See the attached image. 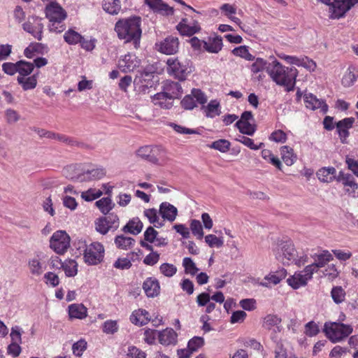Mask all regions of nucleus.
I'll return each instance as SVG.
<instances>
[{
    "instance_id": "obj_1",
    "label": "nucleus",
    "mask_w": 358,
    "mask_h": 358,
    "mask_svg": "<svg viewBox=\"0 0 358 358\" xmlns=\"http://www.w3.org/2000/svg\"><path fill=\"white\" fill-rule=\"evenodd\" d=\"M267 73L277 85L286 87L287 91L294 90L297 76L296 69L283 66L273 59L268 64Z\"/></svg>"
},
{
    "instance_id": "obj_2",
    "label": "nucleus",
    "mask_w": 358,
    "mask_h": 358,
    "mask_svg": "<svg viewBox=\"0 0 358 358\" xmlns=\"http://www.w3.org/2000/svg\"><path fill=\"white\" fill-rule=\"evenodd\" d=\"M141 17H133L118 20L115 27V30L120 39H124L126 42L134 43V47L138 48L141 37Z\"/></svg>"
},
{
    "instance_id": "obj_3",
    "label": "nucleus",
    "mask_w": 358,
    "mask_h": 358,
    "mask_svg": "<svg viewBox=\"0 0 358 358\" xmlns=\"http://www.w3.org/2000/svg\"><path fill=\"white\" fill-rule=\"evenodd\" d=\"M273 253L278 260L283 264L294 263L298 266L304 264L307 262V256L297 259V252L293 244L289 241H280L273 248Z\"/></svg>"
},
{
    "instance_id": "obj_4",
    "label": "nucleus",
    "mask_w": 358,
    "mask_h": 358,
    "mask_svg": "<svg viewBox=\"0 0 358 358\" xmlns=\"http://www.w3.org/2000/svg\"><path fill=\"white\" fill-rule=\"evenodd\" d=\"M45 16L50 20V30L55 32H61L64 28L60 23L66 17V11L55 1H50L45 8Z\"/></svg>"
},
{
    "instance_id": "obj_5",
    "label": "nucleus",
    "mask_w": 358,
    "mask_h": 358,
    "mask_svg": "<svg viewBox=\"0 0 358 358\" xmlns=\"http://www.w3.org/2000/svg\"><path fill=\"white\" fill-rule=\"evenodd\" d=\"M167 72L179 80H185L192 72L190 62L187 59L169 58L166 61Z\"/></svg>"
},
{
    "instance_id": "obj_6",
    "label": "nucleus",
    "mask_w": 358,
    "mask_h": 358,
    "mask_svg": "<svg viewBox=\"0 0 358 358\" xmlns=\"http://www.w3.org/2000/svg\"><path fill=\"white\" fill-rule=\"evenodd\" d=\"M324 330L327 336L336 343L348 337L352 332V327L340 322H326Z\"/></svg>"
},
{
    "instance_id": "obj_7",
    "label": "nucleus",
    "mask_w": 358,
    "mask_h": 358,
    "mask_svg": "<svg viewBox=\"0 0 358 358\" xmlns=\"http://www.w3.org/2000/svg\"><path fill=\"white\" fill-rule=\"evenodd\" d=\"M103 255V246L97 242L92 243L85 250V262L89 265H96L102 262Z\"/></svg>"
},
{
    "instance_id": "obj_8",
    "label": "nucleus",
    "mask_w": 358,
    "mask_h": 358,
    "mask_svg": "<svg viewBox=\"0 0 358 358\" xmlns=\"http://www.w3.org/2000/svg\"><path fill=\"white\" fill-rule=\"evenodd\" d=\"M50 245L57 254H64L70 245V237L66 231H57L50 238Z\"/></svg>"
},
{
    "instance_id": "obj_9",
    "label": "nucleus",
    "mask_w": 358,
    "mask_h": 358,
    "mask_svg": "<svg viewBox=\"0 0 358 358\" xmlns=\"http://www.w3.org/2000/svg\"><path fill=\"white\" fill-rule=\"evenodd\" d=\"M207 101L206 96L199 89H193L192 94L186 95L181 101L182 107L186 110H192L196 106V103L204 104Z\"/></svg>"
},
{
    "instance_id": "obj_10",
    "label": "nucleus",
    "mask_w": 358,
    "mask_h": 358,
    "mask_svg": "<svg viewBox=\"0 0 358 358\" xmlns=\"http://www.w3.org/2000/svg\"><path fill=\"white\" fill-rule=\"evenodd\" d=\"M106 172L105 169L97 166H91L87 169H84L83 173L79 174L77 180L80 182L92 181L103 178Z\"/></svg>"
},
{
    "instance_id": "obj_11",
    "label": "nucleus",
    "mask_w": 358,
    "mask_h": 358,
    "mask_svg": "<svg viewBox=\"0 0 358 358\" xmlns=\"http://www.w3.org/2000/svg\"><path fill=\"white\" fill-rule=\"evenodd\" d=\"M162 152V149L159 146H143L140 148L136 155L141 159H145L152 164L159 163L158 156Z\"/></svg>"
},
{
    "instance_id": "obj_12",
    "label": "nucleus",
    "mask_w": 358,
    "mask_h": 358,
    "mask_svg": "<svg viewBox=\"0 0 358 358\" xmlns=\"http://www.w3.org/2000/svg\"><path fill=\"white\" fill-rule=\"evenodd\" d=\"M352 6L353 3L348 0H334L329 7L330 17L332 19L342 17Z\"/></svg>"
},
{
    "instance_id": "obj_13",
    "label": "nucleus",
    "mask_w": 358,
    "mask_h": 358,
    "mask_svg": "<svg viewBox=\"0 0 358 358\" xmlns=\"http://www.w3.org/2000/svg\"><path fill=\"white\" fill-rule=\"evenodd\" d=\"M339 180L342 182L345 192L352 197H358V183L350 174H342L339 176Z\"/></svg>"
},
{
    "instance_id": "obj_14",
    "label": "nucleus",
    "mask_w": 358,
    "mask_h": 358,
    "mask_svg": "<svg viewBox=\"0 0 358 358\" xmlns=\"http://www.w3.org/2000/svg\"><path fill=\"white\" fill-rule=\"evenodd\" d=\"M145 2L155 12L163 15L168 16L173 14V8L163 2L162 0H145Z\"/></svg>"
},
{
    "instance_id": "obj_15",
    "label": "nucleus",
    "mask_w": 358,
    "mask_h": 358,
    "mask_svg": "<svg viewBox=\"0 0 358 358\" xmlns=\"http://www.w3.org/2000/svg\"><path fill=\"white\" fill-rule=\"evenodd\" d=\"M178 38L171 36L161 43L159 50L166 55H173L178 52Z\"/></svg>"
},
{
    "instance_id": "obj_16",
    "label": "nucleus",
    "mask_w": 358,
    "mask_h": 358,
    "mask_svg": "<svg viewBox=\"0 0 358 358\" xmlns=\"http://www.w3.org/2000/svg\"><path fill=\"white\" fill-rule=\"evenodd\" d=\"M306 106L311 110L320 108L323 113L328 110V106L322 100L317 99L313 94H306L304 96Z\"/></svg>"
},
{
    "instance_id": "obj_17",
    "label": "nucleus",
    "mask_w": 358,
    "mask_h": 358,
    "mask_svg": "<svg viewBox=\"0 0 358 358\" xmlns=\"http://www.w3.org/2000/svg\"><path fill=\"white\" fill-rule=\"evenodd\" d=\"M187 19H182L177 25L178 31L184 36H191L201 30V27L198 22L194 21L192 25L187 24Z\"/></svg>"
},
{
    "instance_id": "obj_18",
    "label": "nucleus",
    "mask_w": 358,
    "mask_h": 358,
    "mask_svg": "<svg viewBox=\"0 0 358 358\" xmlns=\"http://www.w3.org/2000/svg\"><path fill=\"white\" fill-rule=\"evenodd\" d=\"M159 341L164 345H175L177 343L178 334L171 328H166L159 332Z\"/></svg>"
},
{
    "instance_id": "obj_19",
    "label": "nucleus",
    "mask_w": 358,
    "mask_h": 358,
    "mask_svg": "<svg viewBox=\"0 0 358 358\" xmlns=\"http://www.w3.org/2000/svg\"><path fill=\"white\" fill-rule=\"evenodd\" d=\"M159 213L164 220L170 222H173L178 215L177 208L168 202L161 203Z\"/></svg>"
},
{
    "instance_id": "obj_20",
    "label": "nucleus",
    "mask_w": 358,
    "mask_h": 358,
    "mask_svg": "<svg viewBox=\"0 0 358 358\" xmlns=\"http://www.w3.org/2000/svg\"><path fill=\"white\" fill-rule=\"evenodd\" d=\"M143 288L148 297H154L159 294L160 290L159 283L157 280L148 278L145 280Z\"/></svg>"
},
{
    "instance_id": "obj_21",
    "label": "nucleus",
    "mask_w": 358,
    "mask_h": 358,
    "mask_svg": "<svg viewBox=\"0 0 358 358\" xmlns=\"http://www.w3.org/2000/svg\"><path fill=\"white\" fill-rule=\"evenodd\" d=\"M138 65V61L134 59V56L127 54L119 60L118 67L123 72L132 71Z\"/></svg>"
},
{
    "instance_id": "obj_22",
    "label": "nucleus",
    "mask_w": 358,
    "mask_h": 358,
    "mask_svg": "<svg viewBox=\"0 0 358 358\" xmlns=\"http://www.w3.org/2000/svg\"><path fill=\"white\" fill-rule=\"evenodd\" d=\"M173 99L170 97L165 92L157 93L152 97L154 104L164 109L171 108L173 106Z\"/></svg>"
},
{
    "instance_id": "obj_23",
    "label": "nucleus",
    "mask_w": 358,
    "mask_h": 358,
    "mask_svg": "<svg viewBox=\"0 0 358 358\" xmlns=\"http://www.w3.org/2000/svg\"><path fill=\"white\" fill-rule=\"evenodd\" d=\"M22 27L25 31L31 34L37 40H42V33L43 29V25L42 23L38 22L36 26H34L30 21V18H29L28 21L22 24Z\"/></svg>"
},
{
    "instance_id": "obj_24",
    "label": "nucleus",
    "mask_w": 358,
    "mask_h": 358,
    "mask_svg": "<svg viewBox=\"0 0 358 358\" xmlns=\"http://www.w3.org/2000/svg\"><path fill=\"white\" fill-rule=\"evenodd\" d=\"M38 73H34L30 76H17V83L22 87L23 90L27 91L34 89L37 85Z\"/></svg>"
},
{
    "instance_id": "obj_25",
    "label": "nucleus",
    "mask_w": 358,
    "mask_h": 358,
    "mask_svg": "<svg viewBox=\"0 0 358 358\" xmlns=\"http://www.w3.org/2000/svg\"><path fill=\"white\" fill-rule=\"evenodd\" d=\"M222 38L221 36H215L209 38L207 42H204L203 47L208 52L217 53L222 48Z\"/></svg>"
},
{
    "instance_id": "obj_26",
    "label": "nucleus",
    "mask_w": 358,
    "mask_h": 358,
    "mask_svg": "<svg viewBox=\"0 0 358 358\" xmlns=\"http://www.w3.org/2000/svg\"><path fill=\"white\" fill-rule=\"evenodd\" d=\"M148 312L143 309L135 310L130 317L131 322L136 325L143 326L149 321Z\"/></svg>"
},
{
    "instance_id": "obj_27",
    "label": "nucleus",
    "mask_w": 358,
    "mask_h": 358,
    "mask_svg": "<svg viewBox=\"0 0 358 358\" xmlns=\"http://www.w3.org/2000/svg\"><path fill=\"white\" fill-rule=\"evenodd\" d=\"M336 172L334 167H324L317 172V177L321 182H330L334 179Z\"/></svg>"
},
{
    "instance_id": "obj_28",
    "label": "nucleus",
    "mask_w": 358,
    "mask_h": 358,
    "mask_svg": "<svg viewBox=\"0 0 358 358\" xmlns=\"http://www.w3.org/2000/svg\"><path fill=\"white\" fill-rule=\"evenodd\" d=\"M71 318L83 319L87 316V308L83 304H71L69 306Z\"/></svg>"
},
{
    "instance_id": "obj_29",
    "label": "nucleus",
    "mask_w": 358,
    "mask_h": 358,
    "mask_svg": "<svg viewBox=\"0 0 358 358\" xmlns=\"http://www.w3.org/2000/svg\"><path fill=\"white\" fill-rule=\"evenodd\" d=\"M165 90L164 92L173 99L179 98L183 92L180 84L173 81L168 83Z\"/></svg>"
},
{
    "instance_id": "obj_30",
    "label": "nucleus",
    "mask_w": 358,
    "mask_h": 358,
    "mask_svg": "<svg viewBox=\"0 0 358 358\" xmlns=\"http://www.w3.org/2000/svg\"><path fill=\"white\" fill-rule=\"evenodd\" d=\"M143 229V223L136 217L129 220V222L123 227L124 232H128L134 235L138 234Z\"/></svg>"
},
{
    "instance_id": "obj_31",
    "label": "nucleus",
    "mask_w": 358,
    "mask_h": 358,
    "mask_svg": "<svg viewBox=\"0 0 358 358\" xmlns=\"http://www.w3.org/2000/svg\"><path fill=\"white\" fill-rule=\"evenodd\" d=\"M103 9L110 15H117L121 10L120 0H103Z\"/></svg>"
},
{
    "instance_id": "obj_32",
    "label": "nucleus",
    "mask_w": 358,
    "mask_h": 358,
    "mask_svg": "<svg viewBox=\"0 0 358 358\" xmlns=\"http://www.w3.org/2000/svg\"><path fill=\"white\" fill-rule=\"evenodd\" d=\"M30 273L34 276H40L43 272V264L38 257H33L28 261Z\"/></svg>"
},
{
    "instance_id": "obj_33",
    "label": "nucleus",
    "mask_w": 358,
    "mask_h": 358,
    "mask_svg": "<svg viewBox=\"0 0 358 358\" xmlns=\"http://www.w3.org/2000/svg\"><path fill=\"white\" fill-rule=\"evenodd\" d=\"M281 155L283 162L287 166H292L296 160V155L292 148L285 145L281 147Z\"/></svg>"
},
{
    "instance_id": "obj_34",
    "label": "nucleus",
    "mask_w": 358,
    "mask_h": 358,
    "mask_svg": "<svg viewBox=\"0 0 358 358\" xmlns=\"http://www.w3.org/2000/svg\"><path fill=\"white\" fill-rule=\"evenodd\" d=\"M135 243V240L131 237L124 236V235L117 236L115 239L116 246L122 250H128Z\"/></svg>"
},
{
    "instance_id": "obj_35",
    "label": "nucleus",
    "mask_w": 358,
    "mask_h": 358,
    "mask_svg": "<svg viewBox=\"0 0 358 358\" xmlns=\"http://www.w3.org/2000/svg\"><path fill=\"white\" fill-rule=\"evenodd\" d=\"M34 69V64L24 60L18 61L17 73L18 76H29Z\"/></svg>"
},
{
    "instance_id": "obj_36",
    "label": "nucleus",
    "mask_w": 358,
    "mask_h": 358,
    "mask_svg": "<svg viewBox=\"0 0 358 358\" xmlns=\"http://www.w3.org/2000/svg\"><path fill=\"white\" fill-rule=\"evenodd\" d=\"M287 283L294 289H298L301 286L306 285L307 280L302 273H295L287 279Z\"/></svg>"
},
{
    "instance_id": "obj_37",
    "label": "nucleus",
    "mask_w": 358,
    "mask_h": 358,
    "mask_svg": "<svg viewBox=\"0 0 358 358\" xmlns=\"http://www.w3.org/2000/svg\"><path fill=\"white\" fill-rule=\"evenodd\" d=\"M95 205L104 215L108 214L114 206V204L112 203V200L110 197H105L99 199L96 201Z\"/></svg>"
},
{
    "instance_id": "obj_38",
    "label": "nucleus",
    "mask_w": 358,
    "mask_h": 358,
    "mask_svg": "<svg viewBox=\"0 0 358 358\" xmlns=\"http://www.w3.org/2000/svg\"><path fill=\"white\" fill-rule=\"evenodd\" d=\"M236 127L241 134L248 136H252L257 130L256 124H251L250 122H243V123L239 124V121H237Z\"/></svg>"
},
{
    "instance_id": "obj_39",
    "label": "nucleus",
    "mask_w": 358,
    "mask_h": 358,
    "mask_svg": "<svg viewBox=\"0 0 358 358\" xmlns=\"http://www.w3.org/2000/svg\"><path fill=\"white\" fill-rule=\"evenodd\" d=\"M281 323V319L275 315H268L264 317L263 327L266 329H271L272 327H276L280 331L279 324Z\"/></svg>"
},
{
    "instance_id": "obj_40",
    "label": "nucleus",
    "mask_w": 358,
    "mask_h": 358,
    "mask_svg": "<svg viewBox=\"0 0 358 358\" xmlns=\"http://www.w3.org/2000/svg\"><path fill=\"white\" fill-rule=\"evenodd\" d=\"M82 37L79 33L73 29H69L64 35V41L69 45H76L80 43Z\"/></svg>"
},
{
    "instance_id": "obj_41",
    "label": "nucleus",
    "mask_w": 358,
    "mask_h": 358,
    "mask_svg": "<svg viewBox=\"0 0 358 358\" xmlns=\"http://www.w3.org/2000/svg\"><path fill=\"white\" fill-rule=\"evenodd\" d=\"M333 259L332 255L329 251H324L318 255L313 264L317 266V268L324 266L328 262Z\"/></svg>"
},
{
    "instance_id": "obj_42",
    "label": "nucleus",
    "mask_w": 358,
    "mask_h": 358,
    "mask_svg": "<svg viewBox=\"0 0 358 358\" xmlns=\"http://www.w3.org/2000/svg\"><path fill=\"white\" fill-rule=\"evenodd\" d=\"M275 358H297L294 354L289 351L282 344H278L275 351Z\"/></svg>"
},
{
    "instance_id": "obj_43",
    "label": "nucleus",
    "mask_w": 358,
    "mask_h": 358,
    "mask_svg": "<svg viewBox=\"0 0 358 358\" xmlns=\"http://www.w3.org/2000/svg\"><path fill=\"white\" fill-rule=\"evenodd\" d=\"M231 143L229 141L225 139H220L215 141L210 145V148L217 150L221 152H227L229 150Z\"/></svg>"
},
{
    "instance_id": "obj_44",
    "label": "nucleus",
    "mask_w": 358,
    "mask_h": 358,
    "mask_svg": "<svg viewBox=\"0 0 358 358\" xmlns=\"http://www.w3.org/2000/svg\"><path fill=\"white\" fill-rule=\"evenodd\" d=\"M331 295L336 303H341L345 300V292L341 286H337L331 289Z\"/></svg>"
},
{
    "instance_id": "obj_45",
    "label": "nucleus",
    "mask_w": 358,
    "mask_h": 358,
    "mask_svg": "<svg viewBox=\"0 0 358 358\" xmlns=\"http://www.w3.org/2000/svg\"><path fill=\"white\" fill-rule=\"evenodd\" d=\"M182 266L185 268V272L192 275H194L199 271V268L196 267L195 263L190 257H185L183 259Z\"/></svg>"
},
{
    "instance_id": "obj_46",
    "label": "nucleus",
    "mask_w": 358,
    "mask_h": 358,
    "mask_svg": "<svg viewBox=\"0 0 358 358\" xmlns=\"http://www.w3.org/2000/svg\"><path fill=\"white\" fill-rule=\"evenodd\" d=\"M159 271L164 276L171 278L177 272V268L172 264L164 263L159 266Z\"/></svg>"
},
{
    "instance_id": "obj_47",
    "label": "nucleus",
    "mask_w": 358,
    "mask_h": 358,
    "mask_svg": "<svg viewBox=\"0 0 358 358\" xmlns=\"http://www.w3.org/2000/svg\"><path fill=\"white\" fill-rule=\"evenodd\" d=\"M220 103L217 100H212L206 108V113L208 117H213L215 115H219Z\"/></svg>"
},
{
    "instance_id": "obj_48",
    "label": "nucleus",
    "mask_w": 358,
    "mask_h": 358,
    "mask_svg": "<svg viewBox=\"0 0 358 358\" xmlns=\"http://www.w3.org/2000/svg\"><path fill=\"white\" fill-rule=\"evenodd\" d=\"M269 62H267L262 58H257L255 62L251 65V71L254 73H257L264 70L267 72V67Z\"/></svg>"
},
{
    "instance_id": "obj_49",
    "label": "nucleus",
    "mask_w": 358,
    "mask_h": 358,
    "mask_svg": "<svg viewBox=\"0 0 358 358\" xmlns=\"http://www.w3.org/2000/svg\"><path fill=\"white\" fill-rule=\"evenodd\" d=\"M357 80V76L350 69L345 73L342 78V84L345 87L352 86Z\"/></svg>"
},
{
    "instance_id": "obj_50",
    "label": "nucleus",
    "mask_w": 358,
    "mask_h": 358,
    "mask_svg": "<svg viewBox=\"0 0 358 358\" xmlns=\"http://www.w3.org/2000/svg\"><path fill=\"white\" fill-rule=\"evenodd\" d=\"M78 264L74 260H71L63 265L66 275L69 277L75 276L78 272Z\"/></svg>"
},
{
    "instance_id": "obj_51",
    "label": "nucleus",
    "mask_w": 358,
    "mask_h": 358,
    "mask_svg": "<svg viewBox=\"0 0 358 358\" xmlns=\"http://www.w3.org/2000/svg\"><path fill=\"white\" fill-rule=\"evenodd\" d=\"M205 241L210 248H220L224 244L222 238L217 237L215 235L213 234H209L206 236Z\"/></svg>"
},
{
    "instance_id": "obj_52",
    "label": "nucleus",
    "mask_w": 358,
    "mask_h": 358,
    "mask_svg": "<svg viewBox=\"0 0 358 358\" xmlns=\"http://www.w3.org/2000/svg\"><path fill=\"white\" fill-rule=\"evenodd\" d=\"M190 229L192 234L196 236L199 239H201L203 236V231L200 221L192 220L190 224Z\"/></svg>"
},
{
    "instance_id": "obj_53",
    "label": "nucleus",
    "mask_w": 358,
    "mask_h": 358,
    "mask_svg": "<svg viewBox=\"0 0 358 358\" xmlns=\"http://www.w3.org/2000/svg\"><path fill=\"white\" fill-rule=\"evenodd\" d=\"M204 344V340L202 337L195 336L189 340L187 348L192 351L195 352Z\"/></svg>"
},
{
    "instance_id": "obj_54",
    "label": "nucleus",
    "mask_w": 358,
    "mask_h": 358,
    "mask_svg": "<svg viewBox=\"0 0 358 358\" xmlns=\"http://www.w3.org/2000/svg\"><path fill=\"white\" fill-rule=\"evenodd\" d=\"M297 63H294V64L299 66H303L306 69L310 71H314L316 68V64L311 59H309L308 57L299 58L298 57Z\"/></svg>"
},
{
    "instance_id": "obj_55",
    "label": "nucleus",
    "mask_w": 358,
    "mask_h": 358,
    "mask_svg": "<svg viewBox=\"0 0 358 358\" xmlns=\"http://www.w3.org/2000/svg\"><path fill=\"white\" fill-rule=\"evenodd\" d=\"M87 348V343L84 340H80L75 343L72 346L73 353L78 357H80L83 351Z\"/></svg>"
},
{
    "instance_id": "obj_56",
    "label": "nucleus",
    "mask_w": 358,
    "mask_h": 358,
    "mask_svg": "<svg viewBox=\"0 0 358 358\" xmlns=\"http://www.w3.org/2000/svg\"><path fill=\"white\" fill-rule=\"evenodd\" d=\"M18 62L16 63L6 62L2 64V70L8 75L13 76L17 73Z\"/></svg>"
},
{
    "instance_id": "obj_57",
    "label": "nucleus",
    "mask_w": 358,
    "mask_h": 358,
    "mask_svg": "<svg viewBox=\"0 0 358 358\" xmlns=\"http://www.w3.org/2000/svg\"><path fill=\"white\" fill-rule=\"evenodd\" d=\"M117 324L115 320H108L104 322L103 331L106 334H114L117 331Z\"/></svg>"
},
{
    "instance_id": "obj_58",
    "label": "nucleus",
    "mask_w": 358,
    "mask_h": 358,
    "mask_svg": "<svg viewBox=\"0 0 358 358\" xmlns=\"http://www.w3.org/2000/svg\"><path fill=\"white\" fill-rule=\"evenodd\" d=\"M110 227L111 226L109 225L108 218L104 217L99 220V222L96 224V229L101 234H106Z\"/></svg>"
},
{
    "instance_id": "obj_59",
    "label": "nucleus",
    "mask_w": 358,
    "mask_h": 358,
    "mask_svg": "<svg viewBox=\"0 0 358 358\" xmlns=\"http://www.w3.org/2000/svg\"><path fill=\"white\" fill-rule=\"evenodd\" d=\"M270 139L277 143H285L287 140V134L282 130L278 129L271 134Z\"/></svg>"
},
{
    "instance_id": "obj_60",
    "label": "nucleus",
    "mask_w": 358,
    "mask_h": 358,
    "mask_svg": "<svg viewBox=\"0 0 358 358\" xmlns=\"http://www.w3.org/2000/svg\"><path fill=\"white\" fill-rule=\"evenodd\" d=\"M246 316H247V314L243 310L234 311L231 316L230 322L232 324L241 323L244 321Z\"/></svg>"
},
{
    "instance_id": "obj_61",
    "label": "nucleus",
    "mask_w": 358,
    "mask_h": 358,
    "mask_svg": "<svg viewBox=\"0 0 358 358\" xmlns=\"http://www.w3.org/2000/svg\"><path fill=\"white\" fill-rule=\"evenodd\" d=\"M62 201L63 205L71 210H75L77 208L78 203L75 198L66 195L63 197Z\"/></svg>"
},
{
    "instance_id": "obj_62",
    "label": "nucleus",
    "mask_w": 358,
    "mask_h": 358,
    "mask_svg": "<svg viewBox=\"0 0 358 358\" xmlns=\"http://www.w3.org/2000/svg\"><path fill=\"white\" fill-rule=\"evenodd\" d=\"M131 265V261L127 258H119L113 264L115 268L122 270L129 269Z\"/></svg>"
},
{
    "instance_id": "obj_63",
    "label": "nucleus",
    "mask_w": 358,
    "mask_h": 358,
    "mask_svg": "<svg viewBox=\"0 0 358 358\" xmlns=\"http://www.w3.org/2000/svg\"><path fill=\"white\" fill-rule=\"evenodd\" d=\"M159 259V254L157 252H150L143 259V263L146 265L153 266L156 264Z\"/></svg>"
},
{
    "instance_id": "obj_64",
    "label": "nucleus",
    "mask_w": 358,
    "mask_h": 358,
    "mask_svg": "<svg viewBox=\"0 0 358 358\" xmlns=\"http://www.w3.org/2000/svg\"><path fill=\"white\" fill-rule=\"evenodd\" d=\"M146 355L144 352L139 350L136 347H131L129 348L127 358H145Z\"/></svg>"
}]
</instances>
